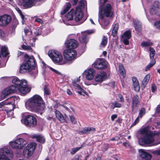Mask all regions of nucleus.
Wrapping results in <instances>:
<instances>
[{"label": "nucleus", "instance_id": "39448f33", "mask_svg": "<svg viewBox=\"0 0 160 160\" xmlns=\"http://www.w3.org/2000/svg\"><path fill=\"white\" fill-rule=\"evenodd\" d=\"M24 58V62L20 67L19 72L21 73L29 72L31 69L35 68V62L33 57L26 54Z\"/></svg>", "mask_w": 160, "mask_h": 160}, {"label": "nucleus", "instance_id": "c03bdc74", "mask_svg": "<svg viewBox=\"0 0 160 160\" xmlns=\"http://www.w3.org/2000/svg\"><path fill=\"white\" fill-rule=\"evenodd\" d=\"M135 90L136 92H138L139 90L140 87L138 82L133 83Z\"/></svg>", "mask_w": 160, "mask_h": 160}, {"label": "nucleus", "instance_id": "864d4df0", "mask_svg": "<svg viewBox=\"0 0 160 160\" xmlns=\"http://www.w3.org/2000/svg\"><path fill=\"white\" fill-rule=\"evenodd\" d=\"M70 118L71 122L75 124L76 122V121L74 117L72 116H70Z\"/></svg>", "mask_w": 160, "mask_h": 160}, {"label": "nucleus", "instance_id": "37998d69", "mask_svg": "<svg viewBox=\"0 0 160 160\" xmlns=\"http://www.w3.org/2000/svg\"><path fill=\"white\" fill-rule=\"evenodd\" d=\"M44 95H48L50 94V91L46 85H45L44 87Z\"/></svg>", "mask_w": 160, "mask_h": 160}, {"label": "nucleus", "instance_id": "6e6d98bb", "mask_svg": "<svg viewBox=\"0 0 160 160\" xmlns=\"http://www.w3.org/2000/svg\"><path fill=\"white\" fill-rule=\"evenodd\" d=\"M118 97L119 98V101L121 102L124 101V98L122 95L119 94L118 95Z\"/></svg>", "mask_w": 160, "mask_h": 160}, {"label": "nucleus", "instance_id": "5701e85b", "mask_svg": "<svg viewBox=\"0 0 160 160\" xmlns=\"http://www.w3.org/2000/svg\"><path fill=\"white\" fill-rule=\"evenodd\" d=\"M95 71L93 69L90 68L86 70L85 74L86 78L89 80H91L94 78Z\"/></svg>", "mask_w": 160, "mask_h": 160}, {"label": "nucleus", "instance_id": "b1692460", "mask_svg": "<svg viewBox=\"0 0 160 160\" xmlns=\"http://www.w3.org/2000/svg\"><path fill=\"white\" fill-rule=\"evenodd\" d=\"M139 99V97L137 95H134L133 97L132 105V111H134L135 109H137V108L139 105L140 103Z\"/></svg>", "mask_w": 160, "mask_h": 160}, {"label": "nucleus", "instance_id": "e2e57ef3", "mask_svg": "<svg viewBox=\"0 0 160 160\" xmlns=\"http://www.w3.org/2000/svg\"><path fill=\"white\" fill-rule=\"evenodd\" d=\"M152 153L155 154H157V155H160V150H155V151H153L152 152Z\"/></svg>", "mask_w": 160, "mask_h": 160}, {"label": "nucleus", "instance_id": "4468645a", "mask_svg": "<svg viewBox=\"0 0 160 160\" xmlns=\"http://www.w3.org/2000/svg\"><path fill=\"white\" fill-rule=\"evenodd\" d=\"M108 62L104 59H100L97 60L94 63V67L98 69H105L107 67Z\"/></svg>", "mask_w": 160, "mask_h": 160}, {"label": "nucleus", "instance_id": "a211bd4d", "mask_svg": "<svg viewBox=\"0 0 160 160\" xmlns=\"http://www.w3.org/2000/svg\"><path fill=\"white\" fill-rule=\"evenodd\" d=\"M74 19L76 22L80 21V24L82 23L84 21L82 19L83 17V14L80 9H77L75 11H74Z\"/></svg>", "mask_w": 160, "mask_h": 160}, {"label": "nucleus", "instance_id": "ddd939ff", "mask_svg": "<svg viewBox=\"0 0 160 160\" xmlns=\"http://www.w3.org/2000/svg\"><path fill=\"white\" fill-rule=\"evenodd\" d=\"M18 5L25 8H29L34 6V0H16Z\"/></svg>", "mask_w": 160, "mask_h": 160}, {"label": "nucleus", "instance_id": "f03ea898", "mask_svg": "<svg viewBox=\"0 0 160 160\" xmlns=\"http://www.w3.org/2000/svg\"><path fill=\"white\" fill-rule=\"evenodd\" d=\"M141 134L143 137L139 140V143L141 145H148L155 146L160 143V141L153 144L152 143L155 139L160 140V132H155L149 131L148 127H145L140 130Z\"/></svg>", "mask_w": 160, "mask_h": 160}, {"label": "nucleus", "instance_id": "6ab92c4d", "mask_svg": "<svg viewBox=\"0 0 160 160\" xmlns=\"http://www.w3.org/2000/svg\"><path fill=\"white\" fill-rule=\"evenodd\" d=\"M55 113L56 118L62 123L65 122L68 120L67 116L66 114L63 116L58 110H55Z\"/></svg>", "mask_w": 160, "mask_h": 160}, {"label": "nucleus", "instance_id": "f3484780", "mask_svg": "<svg viewBox=\"0 0 160 160\" xmlns=\"http://www.w3.org/2000/svg\"><path fill=\"white\" fill-rule=\"evenodd\" d=\"M11 100V101L7 102L6 101H4L0 103V108H2L4 105H10V107H11L12 109L10 110H7V112L8 113L9 112L11 111L12 110H13L15 108V98L12 97L10 98ZM9 99V98L7 100Z\"/></svg>", "mask_w": 160, "mask_h": 160}, {"label": "nucleus", "instance_id": "dca6fc26", "mask_svg": "<svg viewBox=\"0 0 160 160\" xmlns=\"http://www.w3.org/2000/svg\"><path fill=\"white\" fill-rule=\"evenodd\" d=\"M67 49H72L76 48L78 45V41L74 39L67 40L65 43Z\"/></svg>", "mask_w": 160, "mask_h": 160}, {"label": "nucleus", "instance_id": "c9c22d12", "mask_svg": "<svg viewBox=\"0 0 160 160\" xmlns=\"http://www.w3.org/2000/svg\"><path fill=\"white\" fill-rule=\"evenodd\" d=\"M121 106L122 105L119 102L115 101L112 103V105L111 106V108L113 109L116 108H121Z\"/></svg>", "mask_w": 160, "mask_h": 160}, {"label": "nucleus", "instance_id": "ea45409f", "mask_svg": "<svg viewBox=\"0 0 160 160\" xmlns=\"http://www.w3.org/2000/svg\"><path fill=\"white\" fill-rule=\"evenodd\" d=\"M150 52V57L151 59L153 60L154 59V57L155 54V51L152 48L150 47L149 48Z\"/></svg>", "mask_w": 160, "mask_h": 160}, {"label": "nucleus", "instance_id": "9d476101", "mask_svg": "<svg viewBox=\"0 0 160 160\" xmlns=\"http://www.w3.org/2000/svg\"><path fill=\"white\" fill-rule=\"evenodd\" d=\"M80 76L76 80H74L72 81V84L73 88L77 90L78 94L81 95L85 96V95H88V94L80 86L78 83L80 81Z\"/></svg>", "mask_w": 160, "mask_h": 160}, {"label": "nucleus", "instance_id": "052dcab7", "mask_svg": "<svg viewBox=\"0 0 160 160\" xmlns=\"http://www.w3.org/2000/svg\"><path fill=\"white\" fill-rule=\"evenodd\" d=\"M156 112L158 113L160 112V105H158L157 106L156 110Z\"/></svg>", "mask_w": 160, "mask_h": 160}, {"label": "nucleus", "instance_id": "09e8293b", "mask_svg": "<svg viewBox=\"0 0 160 160\" xmlns=\"http://www.w3.org/2000/svg\"><path fill=\"white\" fill-rule=\"evenodd\" d=\"M139 118H140V117L138 116L137 117L134 122L132 124L131 127H133V126L137 124L139 122Z\"/></svg>", "mask_w": 160, "mask_h": 160}, {"label": "nucleus", "instance_id": "9b49d317", "mask_svg": "<svg viewBox=\"0 0 160 160\" xmlns=\"http://www.w3.org/2000/svg\"><path fill=\"white\" fill-rule=\"evenodd\" d=\"M36 146L34 142L31 143L27 146L23 151L24 155L27 157L31 156L33 153Z\"/></svg>", "mask_w": 160, "mask_h": 160}, {"label": "nucleus", "instance_id": "2f4dec72", "mask_svg": "<svg viewBox=\"0 0 160 160\" xmlns=\"http://www.w3.org/2000/svg\"><path fill=\"white\" fill-rule=\"evenodd\" d=\"M108 42V38L104 36H103L100 45L101 48H104L107 44Z\"/></svg>", "mask_w": 160, "mask_h": 160}, {"label": "nucleus", "instance_id": "680f3d73", "mask_svg": "<svg viewBox=\"0 0 160 160\" xmlns=\"http://www.w3.org/2000/svg\"><path fill=\"white\" fill-rule=\"evenodd\" d=\"M35 21L36 22H37L41 23H42L43 22L42 21L41 19L39 18H36L35 19Z\"/></svg>", "mask_w": 160, "mask_h": 160}, {"label": "nucleus", "instance_id": "2eb2a0df", "mask_svg": "<svg viewBox=\"0 0 160 160\" xmlns=\"http://www.w3.org/2000/svg\"><path fill=\"white\" fill-rule=\"evenodd\" d=\"M12 20L11 16L8 14H4L0 16V26H5L10 22Z\"/></svg>", "mask_w": 160, "mask_h": 160}, {"label": "nucleus", "instance_id": "6e6552de", "mask_svg": "<svg viewBox=\"0 0 160 160\" xmlns=\"http://www.w3.org/2000/svg\"><path fill=\"white\" fill-rule=\"evenodd\" d=\"M77 52L73 49H66L63 52V56L67 61L72 62L75 58Z\"/></svg>", "mask_w": 160, "mask_h": 160}, {"label": "nucleus", "instance_id": "774afa93", "mask_svg": "<svg viewBox=\"0 0 160 160\" xmlns=\"http://www.w3.org/2000/svg\"><path fill=\"white\" fill-rule=\"evenodd\" d=\"M67 93L68 95H71L72 94L71 92L70 91V90L69 89H68L67 90Z\"/></svg>", "mask_w": 160, "mask_h": 160}, {"label": "nucleus", "instance_id": "49530a36", "mask_svg": "<svg viewBox=\"0 0 160 160\" xmlns=\"http://www.w3.org/2000/svg\"><path fill=\"white\" fill-rule=\"evenodd\" d=\"M22 48L24 50H32V48L30 46L23 45L22 46Z\"/></svg>", "mask_w": 160, "mask_h": 160}, {"label": "nucleus", "instance_id": "4d7b16f0", "mask_svg": "<svg viewBox=\"0 0 160 160\" xmlns=\"http://www.w3.org/2000/svg\"><path fill=\"white\" fill-rule=\"evenodd\" d=\"M117 117V115L116 114H113L111 116V119L112 121H113Z\"/></svg>", "mask_w": 160, "mask_h": 160}, {"label": "nucleus", "instance_id": "69168bd1", "mask_svg": "<svg viewBox=\"0 0 160 160\" xmlns=\"http://www.w3.org/2000/svg\"><path fill=\"white\" fill-rule=\"evenodd\" d=\"M24 32L26 34H27L28 33H31V32L28 29H26L24 30Z\"/></svg>", "mask_w": 160, "mask_h": 160}, {"label": "nucleus", "instance_id": "c85d7f7f", "mask_svg": "<svg viewBox=\"0 0 160 160\" xmlns=\"http://www.w3.org/2000/svg\"><path fill=\"white\" fill-rule=\"evenodd\" d=\"M135 30L137 32H140L142 29V25L141 22L137 20L133 21Z\"/></svg>", "mask_w": 160, "mask_h": 160}, {"label": "nucleus", "instance_id": "412c9836", "mask_svg": "<svg viewBox=\"0 0 160 160\" xmlns=\"http://www.w3.org/2000/svg\"><path fill=\"white\" fill-rule=\"evenodd\" d=\"M160 5L158 1H155L150 9V13L152 14H156L160 10Z\"/></svg>", "mask_w": 160, "mask_h": 160}, {"label": "nucleus", "instance_id": "7ed1b4c3", "mask_svg": "<svg viewBox=\"0 0 160 160\" xmlns=\"http://www.w3.org/2000/svg\"><path fill=\"white\" fill-rule=\"evenodd\" d=\"M26 105L34 112L42 114L45 108V104L42 98L38 95H34L26 102Z\"/></svg>", "mask_w": 160, "mask_h": 160}, {"label": "nucleus", "instance_id": "7c9ffc66", "mask_svg": "<svg viewBox=\"0 0 160 160\" xmlns=\"http://www.w3.org/2000/svg\"><path fill=\"white\" fill-rule=\"evenodd\" d=\"M150 77V74H147L144 78L142 82V88L143 89L145 87Z\"/></svg>", "mask_w": 160, "mask_h": 160}, {"label": "nucleus", "instance_id": "20e7f679", "mask_svg": "<svg viewBox=\"0 0 160 160\" xmlns=\"http://www.w3.org/2000/svg\"><path fill=\"white\" fill-rule=\"evenodd\" d=\"M18 88L14 85H12L5 89L2 92V97L4 98L8 95L19 91L22 94L25 95L29 92L31 90V88L25 85H22Z\"/></svg>", "mask_w": 160, "mask_h": 160}, {"label": "nucleus", "instance_id": "a878e982", "mask_svg": "<svg viewBox=\"0 0 160 160\" xmlns=\"http://www.w3.org/2000/svg\"><path fill=\"white\" fill-rule=\"evenodd\" d=\"M12 83L17 86L20 87L22 85H25L27 84V81L25 79L20 80L18 78L15 77L13 78L12 80Z\"/></svg>", "mask_w": 160, "mask_h": 160}, {"label": "nucleus", "instance_id": "3c124183", "mask_svg": "<svg viewBox=\"0 0 160 160\" xmlns=\"http://www.w3.org/2000/svg\"><path fill=\"white\" fill-rule=\"evenodd\" d=\"M5 35L3 31L0 29V38H3L5 37Z\"/></svg>", "mask_w": 160, "mask_h": 160}, {"label": "nucleus", "instance_id": "0eeeda50", "mask_svg": "<svg viewBox=\"0 0 160 160\" xmlns=\"http://www.w3.org/2000/svg\"><path fill=\"white\" fill-rule=\"evenodd\" d=\"M12 152L7 148L0 149V160H10L9 158H12Z\"/></svg>", "mask_w": 160, "mask_h": 160}, {"label": "nucleus", "instance_id": "a18cd8bd", "mask_svg": "<svg viewBox=\"0 0 160 160\" xmlns=\"http://www.w3.org/2000/svg\"><path fill=\"white\" fill-rule=\"evenodd\" d=\"M82 147H76L72 148L70 151V153L72 154H74L76 152L78 151L80 148H81Z\"/></svg>", "mask_w": 160, "mask_h": 160}, {"label": "nucleus", "instance_id": "f257e3e1", "mask_svg": "<svg viewBox=\"0 0 160 160\" xmlns=\"http://www.w3.org/2000/svg\"><path fill=\"white\" fill-rule=\"evenodd\" d=\"M107 0H99V2L98 16L102 20L101 25L104 29H107L109 24L107 18H112L114 16V12L111 5L109 3L104 4Z\"/></svg>", "mask_w": 160, "mask_h": 160}, {"label": "nucleus", "instance_id": "a19ab883", "mask_svg": "<svg viewBox=\"0 0 160 160\" xmlns=\"http://www.w3.org/2000/svg\"><path fill=\"white\" fill-rule=\"evenodd\" d=\"M155 63V61L154 59L152 60L150 63L148 64L145 68V71H147L149 68L152 67Z\"/></svg>", "mask_w": 160, "mask_h": 160}, {"label": "nucleus", "instance_id": "72a5a7b5", "mask_svg": "<svg viewBox=\"0 0 160 160\" xmlns=\"http://www.w3.org/2000/svg\"><path fill=\"white\" fill-rule=\"evenodd\" d=\"M71 4L69 2L66 3L64 9L62 10L60 13L61 15L64 14L70 8Z\"/></svg>", "mask_w": 160, "mask_h": 160}, {"label": "nucleus", "instance_id": "58836bf2", "mask_svg": "<svg viewBox=\"0 0 160 160\" xmlns=\"http://www.w3.org/2000/svg\"><path fill=\"white\" fill-rule=\"evenodd\" d=\"M153 43L150 41H148L147 42H143L141 43V46L142 47H149L152 46Z\"/></svg>", "mask_w": 160, "mask_h": 160}, {"label": "nucleus", "instance_id": "f704fd0d", "mask_svg": "<svg viewBox=\"0 0 160 160\" xmlns=\"http://www.w3.org/2000/svg\"><path fill=\"white\" fill-rule=\"evenodd\" d=\"M2 54L3 57H6L9 54L8 48L5 46H2L1 49Z\"/></svg>", "mask_w": 160, "mask_h": 160}, {"label": "nucleus", "instance_id": "79ce46f5", "mask_svg": "<svg viewBox=\"0 0 160 160\" xmlns=\"http://www.w3.org/2000/svg\"><path fill=\"white\" fill-rule=\"evenodd\" d=\"M145 110L144 108H142L139 111L138 117L142 118V117L145 114Z\"/></svg>", "mask_w": 160, "mask_h": 160}, {"label": "nucleus", "instance_id": "5fc2aeb1", "mask_svg": "<svg viewBox=\"0 0 160 160\" xmlns=\"http://www.w3.org/2000/svg\"><path fill=\"white\" fill-rule=\"evenodd\" d=\"M20 15L21 16V18L22 19V24H23L26 19L24 17V15L22 13Z\"/></svg>", "mask_w": 160, "mask_h": 160}, {"label": "nucleus", "instance_id": "8fccbe9b", "mask_svg": "<svg viewBox=\"0 0 160 160\" xmlns=\"http://www.w3.org/2000/svg\"><path fill=\"white\" fill-rule=\"evenodd\" d=\"M154 25L157 28L160 29V21L156 22Z\"/></svg>", "mask_w": 160, "mask_h": 160}, {"label": "nucleus", "instance_id": "473e14b6", "mask_svg": "<svg viewBox=\"0 0 160 160\" xmlns=\"http://www.w3.org/2000/svg\"><path fill=\"white\" fill-rule=\"evenodd\" d=\"M119 71L120 74L123 77L126 76L125 70L122 64H120L119 66Z\"/></svg>", "mask_w": 160, "mask_h": 160}, {"label": "nucleus", "instance_id": "393cba45", "mask_svg": "<svg viewBox=\"0 0 160 160\" xmlns=\"http://www.w3.org/2000/svg\"><path fill=\"white\" fill-rule=\"evenodd\" d=\"M131 37V32L129 30L125 32L122 36V39L126 45L129 44L128 40Z\"/></svg>", "mask_w": 160, "mask_h": 160}, {"label": "nucleus", "instance_id": "4be33fe9", "mask_svg": "<svg viewBox=\"0 0 160 160\" xmlns=\"http://www.w3.org/2000/svg\"><path fill=\"white\" fill-rule=\"evenodd\" d=\"M106 78V73L102 71L96 74L94 80L96 82H101L104 80Z\"/></svg>", "mask_w": 160, "mask_h": 160}, {"label": "nucleus", "instance_id": "bf43d9fd", "mask_svg": "<svg viewBox=\"0 0 160 160\" xmlns=\"http://www.w3.org/2000/svg\"><path fill=\"white\" fill-rule=\"evenodd\" d=\"M133 83H136V82H138V81L137 78L135 77H133L132 79Z\"/></svg>", "mask_w": 160, "mask_h": 160}, {"label": "nucleus", "instance_id": "0e129e2a", "mask_svg": "<svg viewBox=\"0 0 160 160\" xmlns=\"http://www.w3.org/2000/svg\"><path fill=\"white\" fill-rule=\"evenodd\" d=\"M16 9L20 15L22 13L21 10L19 8H17Z\"/></svg>", "mask_w": 160, "mask_h": 160}, {"label": "nucleus", "instance_id": "338daca9", "mask_svg": "<svg viewBox=\"0 0 160 160\" xmlns=\"http://www.w3.org/2000/svg\"><path fill=\"white\" fill-rule=\"evenodd\" d=\"M35 33L36 35L38 36L40 35L41 34V31L39 32H38L36 31V32H35Z\"/></svg>", "mask_w": 160, "mask_h": 160}, {"label": "nucleus", "instance_id": "1a4fd4ad", "mask_svg": "<svg viewBox=\"0 0 160 160\" xmlns=\"http://www.w3.org/2000/svg\"><path fill=\"white\" fill-rule=\"evenodd\" d=\"M26 144V141L22 138H18L10 143L11 145L13 148L19 149L22 148Z\"/></svg>", "mask_w": 160, "mask_h": 160}, {"label": "nucleus", "instance_id": "bb28decb", "mask_svg": "<svg viewBox=\"0 0 160 160\" xmlns=\"http://www.w3.org/2000/svg\"><path fill=\"white\" fill-rule=\"evenodd\" d=\"M74 13V10L72 9L70 11L67 13L65 16V20H63L64 23L66 24L71 25L69 23L66 22L67 21L72 20L73 18V16Z\"/></svg>", "mask_w": 160, "mask_h": 160}, {"label": "nucleus", "instance_id": "f8f14e48", "mask_svg": "<svg viewBox=\"0 0 160 160\" xmlns=\"http://www.w3.org/2000/svg\"><path fill=\"white\" fill-rule=\"evenodd\" d=\"M24 122L25 124L30 127H33L37 124L36 118L30 115H27L25 117Z\"/></svg>", "mask_w": 160, "mask_h": 160}, {"label": "nucleus", "instance_id": "c756f323", "mask_svg": "<svg viewBox=\"0 0 160 160\" xmlns=\"http://www.w3.org/2000/svg\"><path fill=\"white\" fill-rule=\"evenodd\" d=\"M33 138H36L37 141L42 143H44L45 142V138L44 137L41 135H38L34 134L32 136Z\"/></svg>", "mask_w": 160, "mask_h": 160}, {"label": "nucleus", "instance_id": "13d9d810", "mask_svg": "<svg viewBox=\"0 0 160 160\" xmlns=\"http://www.w3.org/2000/svg\"><path fill=\"white\" fill-rule=\"evenodd\" d=\"M156 89V87L155 85H152L151 87V91L152 92H154Z\"/></svg>", "mask_w": 160, "mask_h": 160}, {"label": "nucleus", "instance_id": "e433bc0d", "mask_svg": "<svg viewBox=\"0 0 160 160\" xmlns=\"http://www.w3.org/2000/svg\"><path fill=\"white\" fill-rule=\"evenodd\" d=\"M95 130V128H93L88 127L83 128L82 130V132L84 133H88L90 132L91 131L94 132Z\"/></svg>", "mask_w": 160, "mask_h": 160}, {"label": "nucleus", "instance_id": "de8ad7c7", "mask_svg": "<svg viewBox=\"0 0 160 160\" xmlns=\"http://www.w3.org/2000/svg\"><path fill=\"white\" fill-rule=\"evenodd\" d=\"M86 2L85 0H81L79 2V5L81 7H85Z\"/></svg>", "mask_w": 160, "mask_h": 160}, {"label": "nucleus", "instance_id": "423d86ee", "mask_svg": "<svg viewBox=\"0 0 160 160\" xmlns=\"http://www.w3.org/2000/svg\"><path fill=\"white\" fill-rule=\"evenodd\" d=\"M49 56L52 59L53 62L60 65L64 64L67 61L63 60L61 53L55 50H51L48 52Z\"/></svg>", "mask_w": 160, "mask_h": 160}, {"label": "nucleus", "instance_id": "aec40b11", "mask_svg": "<svg viewBox=\"0 0 160 160\" xmlns=\"http://www.w3.org/2000/svg\"><path fill=\"white\" fill-rule=\"evenodd\" d=\"M139 155L141 158L146 160H150L152 158L151 154L147 152L146 150L140 149L138 151Z\"/></svg>", "mask_w": 160, "mask_h": 160}, {"label": "nucleus", "instance_id": "603ef678", "mask_svg": "<svg viewBox=\"0 0 160 160\" xmlns=\"http://www.w3.org/2000/svg\"><path fill=\"white\" fill-rule=\"evenodd\" d=\"M48 68L52 71H53V72H55L56 73L58 74H60V73L57 70L53 69V68H52V67H49Z\"/></svg>", "mask_w": 160, "mask_h": 160}, {"label": "nucleus", "instance_id": "cd10ccee", "mask_svg": "<svg viewBox=\"0 0 160 160\" xmlns=\"http://www.w3.org/2000/svg\"><path fill=\"white\" fill-rule=\"evenodd\" d=\"M86 33L90 34L92 33L91 32L86 31L82 33L81 36L79 37V40L82 43H86L88 42V39L86 36Z\"/></svg>", "mask_w": 160, "mask_h": 160}, {"label": "nucleus", "instance_id": "4c0bfd02", "mask_svg": "<svg viewBox=\"0 0 160 160\" xmlns=\"http://www.w3.org/2000/svg\"><path fill=\"white\" fill-rule=\"evenodd\" d=\"M118 28V25L117 23L114 24L112 30V35L113 37H115L116 35Z\"/></svg>", "mask_w": 160, "mask_h": 160}]
</instances>
